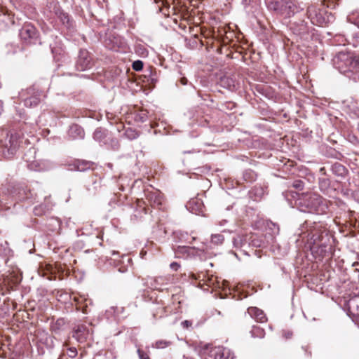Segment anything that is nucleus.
Here are the masks:
<instances>
[{"label":"nucleus","mask_w":359,"mask_h":359,"mask_svg":"<svg viewBox=\"0 0 359 359\" xmlns=\"http://www.w3.org/2000/svg\"><path fill=\"white\" fill-rule=\"evenodd\" d=\"M201 357H210L215 359H233V353L228 348L223 346L211 347L210 345H205L201 350Z\"/></svg>","instance_id":"f03ea898"},{"label":"nucleus","mask_w":359,"mask_h":359,"mask_svg":"<svg viewBox=\"0 0 359 359\" xmlns=\"http://www.w3.org/2000/svg\"><path fill=\"white\" fill-rule=\"evenodd\" d=\"M203 203L199 198H192L187 204V208L196 215H200L203 212Z\"/></svg>","instance_id":"9d476101"},{"label":"nucleus","mask_w":359,"mask_h":359,"mask_svg":"<svg viewBox=\"0 0 359 359\" xmlns=\"http://www.w3.org/2000/svg\"><path fill=\"white\" fill-rule=\"evenodd\" d=\"M91 66V59L88 53L86 50H81L79 53V58L76 62V68L79 71H84Z\"/></svg>","instance_id":"6e6552de"},{"label":"nucleus","mask_w":359,"mask_h":359,"mask_svg":"<svg viewBox=\"0 0 359 359\" xmlns=\"http://www.w3.org/2000/svg\"><path fill=\"white\" fill-rule=\"evenodd\" d=\"M322 198L316 194H310L300 199L299 205L301 211L313 212H317Z\"/></svg>","instance_id":"7ed1b4c3"},{"label":"nucleus","mask_w":359,"mask_h":359,"mask_svg":"<svg viewBox=\"0 0 359 359\" xmlns=\"http://www.w3.org/2000/svg\"><path fill=\"white\" fill-rule=\"evenodd\" d=\"M249 246L259 248L262 245V240L256 234L250 233Z\"/></svg>","instance_id":"a211bd4d"},{"label":"nucleus","mask_w":359,"mask_h":359,"mask_svg":"<svg viewBox=\"0 0 359 359\" xmlns=\"http://www.w3.org/2000/svg\"><path fill=\"white\" fill-rule=\"evenodd\" d=\"M101 137V130H96L94 133V138L98 139Z\"/></svg>","instance_id":"c756f323"},{"label":"nucleus","mask_w":359,"mask_h":359,"mask_svg":"<svg viewBox=\"0 0 359 359\" xmlns=\"http://www.w3.org/2000/svg\"><path fill=\"white\" fill-rule=\"evenodd\" d=\"M224 241V237L222 234H212L211 236V243L215 245H221Z\"/></svg>","instance_id":"aec40b11"},{"label":"nucleus","mask_w":359,"mask_h":359,"mask_svg":"<svg viewBox=\"0 0 359 359\" xmlns=\"http://www.w3.org/2000/svg\"><path fill=\"white\" fill-rule=\"evenodd\" d=\"M0 12H3V8L0 7Z\"/></svg>","instance_id":"c9c22d12"},{"label":"nucleus","mask_w":359,"mask_h":359,"mask_svg":"<svg viewBox=\"0 0 359 359\" xmlns=\"http://www.w3.org/2000/svg\"><path fill=\"white\" fill-rule=\"evenodd\" d=\"M92 334V329L90 330L85 325H79L74 330L73 337H74L79 343H83L91 339Z\"/></svg>","instance_id":"0eeeda50"},{"label":"nucleus","mask_w":359,"mask_h":359,"mask_svg":"<svg viewBox=\"0 0 359 359\" xmlns=\"http://www.w3.org/2000/svg\"><path fill=\"white\" fill-rule=\"evenodd\" d=\"M191 324H192L191 322L189 321V320H184V321L182 322V325L184 328L189 327L190 326H191Z\"/></svg>","instance_id":"cd10ccee"},{"label":"nucleus","mask_w":359,"mask_h":359,"mask_svg":"<svg viewBox=\"0 0 359 359\" xmlns=\"http://www.w3.org/2000/svg\"><path fill=\"white\" fill-rule=\"evenodd\" d=\"M132 66L135 71H140L143 68V62L140 60H137L133 63Z\"/></svg>","instance_id":"393cba45"},{"label":"nucleus","mask_w":359,"mask_h":359,"mask_svg":"<svg viewBox=\"0 0 359 359\" xmlns=\"http://www.w3.org/2000/svg\"><path fill=\"white\" fill-rule=\"evenodd\" d=\"M69 134L74 138L80 137L83 138L84 136V132L83 129L78 125H74L70 127Z\"/></svg>","instance_id":"dca6fc26"},{"label":"nucleus","mask_w":359,"mask_h":359,"mask_svg":"<svg viewBox=\"0 0 359 359\" xmlns=\"http://www.w3.org/2000/svg\"><path fill=\"white\" fill-rule=\"evenodd\" d=\"M20 135L16 133L7 134L4 140H1L2 146L6 149L8 155H13L20 147Z\"/></svg>","instance_id":"39448f33"},{"label":"nucleus","mask_w":359,"mask_h":359,"mask_svg":"<svg viewBox=\"0 0 359 359\" xmlns=\"http://www.w3.org/2000/svg\"><path fill=\"white\" fill-rule=\"evenodd\" d=\"M170 344V341L165 340H158L156 342L155 346L157 348H163L164 347L168 346Z\"/></svg>","instance_id":"5701e85b"},{"label":"nucleus","mask_w":359,"mask_h":359,"mask_svg":"<svg viewBox=\"0 0 359 359\" xmlns=\"http://www.w3.org/2000/svg\"><path fill=\"white\" fill-rule=\"evenodd\" d=\"M348 306L353 315L359 316V297H354L350 299L348 302Z\"/></svg>","instance_id":"2eb2a0df"},{"label":"nucleus","mask_w":359,"mask_h":359,"mask_svg":"<svg viewBox=\"0 0 359 359\" xmlns=\"http://www.w3.org/2000/svg\"><path fill=\"white\" fill-rule=\"evenodd\" d=\"M161 278H149L147 280V283H145L146 286L151 288V289H157L158 288V284H157V282L158 280V279H161Z\"/></svg>","instance_id":"412c9836"},{"label":"nucleus","mask_w":359,"mask_h":359,"mask_svg":"<svg viewBox=\"0 0 359 359\" xmlns=\"http://www.w3.org/2000/svg\"><path fill=\"white\" fill-rule=\"evenodd\" d=\"M77 350L74 347H68L67 345H65L62 349V356H67L70 358H74L77 355Z\"/></svg>","instance_id":"f3484780"},{"label":"nucleus","mask_w":359,"mask_h":359,"mask_svg":"<svg viewBox=\"0 0 359 359\" xmlns=\"http://www.w3.org/2000/svg\"><path fill=\"white\" fill-rule=\"evenodd\" d=\"M20 36L22 40L27 43H35L38 35L36 28L30 24H27L20 29Z\"/></svg>","instance_id":"423d86ee"},{"label":"nucleus","mask_w":359,"mask_h":359,"mask_svg":"<svg viewBox=\"0 0 359 359\" xmlns=\"http://www.w3.org/2000/svg\"><path fill=\"white\" fill-rule=\"evenodd\" d=\"M248 313L257 322L264 323L266 321V317L264 312L257 307L249 308Z\"/></svg>","instance_id":"f8f14e48"},{"label":"nucleus","mask_w":359,"mask_h":359,"mask_svg":"<svg viewBox=\"0 0 359 359\" xmlns=\"http://www.w3.org/2000/svg\"><path fill=\"white\" fill-rule=\"evenodd\" d=\"M334 66L349 79L359 80V55L353 52H339L333 59Z\"/></svg>","instance_id":"f257e3e1"},{"label":"nucleus","mask_w":359,"mask_h":359,"mask_svg":"<svg viewBox=\"0 0 359 359\" xmlns=\"http://www.w3.org/2000/svg\"><path fill=\"white\" fill-rule=\"evenodd\" d=\"M156 4L161 3L162 5H165L168 4L167 0H154Z\"/></svg>","instance_id":"7c9ffc66"},{"label":"nucleus","mask_w":359,"mask_h":359,"mask_svg":"<svg viewBox=\"0 0 359 359\" xmlns=\"http://www.w3.org/2000/svg\"><path fill=\"white\" fill-rule=\"evenodd\" d=\"M251 336L252 337H258V338H263L265 335V332L264 329L261 328L259 326L254 325L252 326V329L250 332Z\"/></svg>","instance_id":"6ab92c4d"},{"label":"nucleus","mask_w":359,"mask_h":359,"mask_svg":"<svg viewBox=\"0 0 359 359\" xmlns=\"http://www.w3.org/2000/svg\"><path fill=\"white\" fill-rule=\"evenodd\" d=\"M20 97L24 100L25 105L28 107L36 106L41 101L42 94L34 87H30L20 93Z\"/></svg>","instance_id":"20e7f679"},{"label":"nucleus","mask_w":359,"mask_h":359,"mask_svg":"<svg viewBox=\"0 0 359 359\" xmlns=\"http://www.w3.org/2000/svg\"><path fill=\"white\" fill-rule=\"evenodd\" d=\"M334 169L339 175H343L346 172L345 167L339 163L334 165Z\"/></svg>","instance_id":"4be33fe9"},{"label":"nucleus","mask_w":359,"mask_h":359,"mask_svg":"<svg viewBox=\"0 0 359 359\" xmlns=\"http://www.w3.org/2000/svg\"><path fill=\"white\" fill-rule=\"evenodd\" d=\"M147 198L152 206H158L161 204V196L157 191L149 193Z\"/></svg>","instance_id":"ddd939ff"},{"label":"nucleus","mask_w":359,"mask_h":359,"mask_svg":"<svg viewBox=\"0 0 359 359\" xmlns=\"http://www.w3.org/2000/svg\"><path fill=\"white\" fill-rule=\"evenodd\" d=\"M131 138H135L136 137V134L134 135L133 137H130Z\"/></svg>","instance_id":"f704fd0d"},{"label":"nucleus","mask_w":359,"mask_h":359,"mask_svg":"<svg viewBox=\"0 0 359 359\" xmlns=\"http://www.w3.org/2000/svg\"><path fill=\"white\" fill-rule=\"evenodd\" d=\"M190 250H191V248H187V247H184V246L179 247V248H178V252H182V253H185V252L189 253Z\"/></svg>","instance_id":"a878e982"},{"label":"nucleus","mask_w":359,"mask_h":359,"mask_svg":"<svg viewBox=\"0 0 359 359\" xmlns=\"http://www.w3.org/2000/svg\"><path fill=\"white\" fill-rule=\"evenodd\" d=\"M267 6L269 10L273 11L279 14L283 13L282 0H269L267 3Z\"/></svg>","instance_id":"4468645a"},{"label":"nucleus","mask_w":359,"mask_h":359,"mask_svg":"<svg viewBox=\"0 0 359 359\" xmlns=\"http://www.w3.org/2000/svg\"><path fill=\"white\" fill-rule=\"evenodd\" d=\"M283 13L287 16H290L298 11L297 0H282Z\"/></svg>","instance_id":"1a4fd4ad"},{"label":"nucleus","mask_w":359,"mask_h":359,"mask_svg":"<svg viewBox=\"0 0 359 359\" xmlns=\"http://www.w3.org/2000/svg\"><path fill=\"white\" fill-rule=\"evenodd\" d=\"M296 187H299V184L294 185Z\"/></svg>","instance_id":"e433bc0d"},{"label":"nucleus","mask_w":359,"mask_h":359,"mask_svg":"<svg viewBox=\"0 0 359 359\" xmlns=\"http://www.w3.org/2000/svg\"><path fill=\"white\" fill-rule=\"evenodd\" d=\"M250 234L238 233L233 238V244L234 248L242 249L249 245Z\"/></svg>","instance_id":"9b49d317"},{"label":"nucleus","mask_w":359,"mask_h":359,"mask_svg":"<svg viewBox=\"0 0 359 359\" xmlns=\"http://www.w3.org/2000/svg\"><path fill=\"white\" fill-rule=\"evenodd\" d=\"M283 334L284 335V337L286 338V339H290L292 335V332H290V331H285V330H283Z\"/></svg>","instance_id":"c85d7f7f"},{"label":"nucleus","mask_w":359,"mask_h":359,"mask_svg":"<svg viewBox=\"0 0 359 359\" xmlns=\"http://www.w3.org/2000/svg\"><path fill=\"white\" fill-rule=\"evenodd\" d=\"M170 267L173 271H177L179 268L180 267V265L177 262H172L170 264Z\"/></svg>","instance_id":"bb28decb"},{"label":"nucleus","mask_w":359,"mask_h":359,"mask_svg":"<svg viewBox=\"0 0 359 359\" xmlns=\"http://www.w3.org/2000/svg\"><path fill=\"white\" fill-rule=\"evenodd\" d=\"M348 20L359 28V13L353 14L348 17Z\"/></svg>","instance_id":"b1692460"},{"label":"nucleus","mask_w":359,"mask_h":359,"mask_svg":"<svg viewBox=\"0 0 359 359\" xmlns=\"http://www.w3.org/2000/svg\"><path fill=\"white\" fill-rule=\"evenodd\" d=\"M255 0H243V4L245 5H250L251 3L254 2Z\"/></svg>","instance_id":"2f4dec72"},{"label":"nucleus","mask_w":359,"mask_h":359,"mask_svg":"<svg viewBox=\"0 0 359 359\" xmlns=\"http://www.w3.org/2000/svg\"><path fill=\"white\" fill-rule=\"evenodd\" d=\"M190 277H191V278H193L194 280H198L200 278V276H197L194 273H191Z\"/></svg>","instance_id":"473e14b6"},{"label":"nucleus","mask_w":359,"mask_h":359,"mask_svg":"<svg viewBox=\"0 0 359 359\" xmlns=\"http://www.w3.org/2000/svg\"><path fill=\"white\" fill-rule=\"evenodd\" d=\"M180 81L182 85H186L187 83V79L186 78H182Z\"/></svg>","instance_id":"72a5a7b5"}]
</instances>
